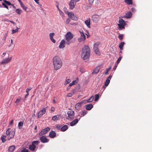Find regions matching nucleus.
Masks as SVG:
<instances>
[{
    "instance_id": "obj_1",
    "label": "nucleus",
    "mask_w": 152,
    "mask_h": 152,
    "mask_svg": "<svg viewBox=\"0 0 152 152\" xmlns=\"http://www.w3.org/2000/svg\"><path fill=\"white\" fill-rule=\"evenodd\" d=\"M90 54V50L89 47L87 45H85L82 49L81 56L83 59L87 61L89 58Z\"/></svg>"
},
{
    "instance_id": "obj_2",
    "label": "nucleus",
    "mask_w": 152,
    "mask_h": 152,
    "mask_svg": "<svg viewBox=\"0 0 152 152\" xmlns=\"http://www.w3.org/2000/svg\"><path fill=\"white\" fill-rule=\"evenodd\" d=\"M52 60L55 70H57L61 68L62 65V61L59 56H54Z\"/></svg>"
},
{
    "instance_id": "obj_3",
    "label": "nucleus",
    "mask_w": 152,
    "mask_h": 152,
    "mask_svg": "<svg viewBox=\"0 0 152 152\" xmlns=\"http://www.w3.org/2000/svg\"><path fill=\"white\" fill-rule=\"evenodd\" d=\"M39 142V141H34L32 142L31 144L29 145V148L30 150L32 152H35L36 151V146L38 145Z\"/></svg>"
},
{
    "instance_id": "obj_4",
    "label": "nucleus",
    "mask_w": 152,
    "mask_h": 152,
    "mask_svg": "<svg viewBox=\"0 0 152 152\" xmlns=\"http://www.w3.org/2000/svg\"><path fill=\"white\" fill-rule=\"evenodd\" d=\"M73 35L70 32H67L65 35L66 44L69 45L71 43L70 40L73 38Z\"/></svg>"
},
{
    "instance_id": "obj_5",
    "label": "nucleus",
    "mask_w": 152,
    "mask_h": 152,
    "mask_svg": "<svg viewBox=\"0 0 152 152\" xmlns=\"http://www.w3.org/2000/svg\"><path fill=\"white\" fill-rule=\"evenodd\" d=\"M12 129L11 128L8 129L6 131V134L7 135L9 136L8 139L9 140L13 138L15 134V131H12Z\"/></svg>"
},
{
    "instance_id": "obj_6",
    "label": "nucleus",
    "mask_w": 152,
    "mask_h": 152,
    "mask_svg": "<svg viewBox=\"0 0 152 152\" xmlns=\"http://www.w3.org/2000/svg\"><path fill=\"white\" fill-rule=\"evenodd\" d=\"M67 114L68 115V119L71 120L74 118L75 113L73 111L70 110L68 111L67 112Z\"/></svg>"
},
{
    "instance_id": "obj_7",
    "label": "nucleus",
    "mask_w": 152,
    "mask_h": 152,
    "mask_svg": "<svg viewBox=\"0 0 152 152\" xmlns=\"http://www.w3.org/2000/svg\"><path fill=\"white\" fill-rule=\"evenodd\" d=\"M81 37L78 38V40L79 42H81L83 41H85L86 39V36L83 32L79 31Z\"/></svg>"
},
{
    "instance_id": "obj_8",
    "label": "nucleus",
    "mask_w": 152,
    "mask_h": 152,
    "mask_svg": "<svg viewBox=\"0 0 152 152\" xmlns=\"http://www.w3.org/2000/svg\"><path fill=\"white\" fill-rule=\"evenodd\" d=\"M67 14L68 16L73 20H77L78 19L74 15V14L72 12H69L67 11Z\"/></svg>"
},
{
    "instance_id": "obj_9",
    "label": "nucleus",
    "mask_w": 152,
    "mask_h": 152,
    "mask_svg": "<svg viewBox=\"0 0 152 152\" xmlns=\"http://www.w3.org/2000/svg\"><path fill=\"white\" fill-rule=\"evenodd\" d=\"M50 130V129L49 127H47L45 129L42 130L39 133V136H42L47 133Z\"/></svg>"
},
{
    "instance_id": "obj_10",
    "label": "nucleus",
    "mask_w": 152,
    "mask_h": 152,
    "mask_svg": "<svg viewBox=\"0 0 152 152\" xmlns=\"http://www.w3.org/2000/svg\"><path fill=\"white\" fill-rule=\"evenodd\" d=\"M92 20L93 22L97 23L99 19V16L97 15H94L92 17Z\"/></svg>"
},
{
    "instance_id": "obj_11",
    "label": "nucleus",
    "mask_w": 152,
    "mask_h": 152,
    "mask_svg": "<svg viewBox=\"0 0 152 152\" xmlns=\"http://www.w3.org/2000/svg\"><path fill=\"white\" fill-rule=\"evenodd\" d=\"M39 139L41 142L43 143L48 142L49 141V140L44 136H42L40 137Z\"/></svg>"
},
{
    "instance_id": "obj_12",
    "label": "nucleus",
    "mask_w": 152,
    "mask_h": 152,
    "mask_svg": "<svg viewBox=\"0 0 152 152\" xmlns=\"http://www.w3.org/2000/svg\"><path fill=\"white\" fill-rule=\"evenodd\" d=\"M46 112V108H43L42 110H40L38 113V118L41 117Z\"/></svg>"
},
{
    "instance_id": "obj_13",
    "label": "nucleus",
    "mask_w": 152,
    "mask_h": 152,
    "mask_svg": "<svg viewBox=\"0 0 152 152\" xmlns=\"http://www.w3.org/2000/svg\"><path fill=\"white\" fill-rule=\"evenodd\" d=\"M12 60V57L4 59L0 63V64H5L9 62Z\"/></svg>"
},
{
    "instance_id": "obj_14",
    "label": "nucleus",
    "mask_w": 152,
    "mask_h": 152,
    "mask_svg": "<svg viewBox=\"0 0 152 152\" xmlns=\"http://www.w3.org/2000/svg\"><path fill=\"white\" fill-rule=\"evenodd\" d=\"M98 44H95L94 46V52L96 54L99 55L100 54V52L98 48Z\"/></svg>"
},
{
    "instance_id": "obj_15",
    "label": "nucleus",
    "mask_w": 152,
    "mask_h": 152,
    "mask_svg": "<svg viewBox=\"0 0 152 152\" xmlns=\"http://www.w3.org/2000/svg\"><path fill=\"white\" fill-rule=\"evenodd\" d=\"M65 40L64 39L62 40L60 44V45L59 46V48L60 49H63L65 47Z\"/></svg>"
},
{
    "instance_id": "obj_16",
    "label": "nucleus",
    "mask_w": 152,
    "mask_h": 152,
    "mask_svg": "<svg viewBox=\"0 0 152 152\" xmlns=\"http://www.w3.org/2000/svg\"><path fill=\"white\" fill-rule=\"evenodd\" d=\"M76 4L73 2L72 1L70 0L69 3V7L71 10L73 9L75 6Z\"/></svg>"
},
{
    "instance_id": "obj_17",
    "label": "nucleus",
    "mask_w": 152,
    "mask_h": 152,
    "mask_svg": "<svg viewBox=\"0 0 152 152\" xmlns=\"http://www.w3.org/2000/svg\"><path fill=\"white\" fill-rule=\"evenodd\" d=\"M56 135V133L55 131H51L49 134V137L51 138H54Z\"/></svg>"
},
{
    "instance_id": "obj_18",
    "label": "nucleus",
    "mask_w": 152,
    "mask_h": 152,
    "mask_svg": "<svg viewBox=\"0 0 152 152\" xmlns=\"http://www.w3.org/2000/svg\"><path fill=\"white\" fill-rule=\"evenodd\" d=\"M85 23L88 28H90L91 20L90 18L88 19L85 21Z\"/></svg>"
},
{
    "instance_id": "obj_19",
    "label": "nucleus",
    "mask_w": 152,
    "mask_h": 152,
    "mask_svg": "<svg viewBox=\"0 0 152 152\" xmlns=\"http://www.w3.org/2000/svg\"><path fill=\"white\" fill-rule=\"evenodd\" d=\"M132 16V14L130 11H129L126 13L125 15L124 16V17L127 18H131Z\"/></svg>"
},
{
    "instance_id": "obj_20",
    "label": "nucleus",
    "mask_w": 152,
    "mask_h": 152,
    "mask_svg": "<svg viewBox=\"0 0 152 152\" xmlns=\"http://www.w3.org/2000/svg\"><path fill=\"white\" fill-rule=\"evenodd\" d=\"M83 102H81L76 104L75 105V107L77 110H79Z\"/></svg>"
},
{
    "instance_id": "obj_21",
    "label": "nucleus",
    "mask_w": 152,
    "mask_h": 152,
    "mask_svg": "<svg viewBox=\"0 0 152 152\" xmlns=\"http://www.w3.org/2000/svg\"><path fill=\"white\" fill-rule=\"evenodd\" d=\"M86 109L87 110H90L93 107V105L92 104H88L85 106Z\"/></svg>"
},
{
    "instance_id": "obj_22",
    "label": "nucleus",
    "mask_w": 152,
    "mask_h": 152,
    "mask_svg": "<svg viewBox=\"0 0 152 152\" xmlns=\"http://www.w3.org/2000/svg\"><path fill=\"white\" fill-rule=\"evenodd\" d=\"M78 122V120L77 119H76L70 123V125L71 126H73L77 124Z\"/></svg>"
},
{
    "instance_id": "obj_23",
    "label": "nucleus",
    "mask_w": 152,
    "mask_h": 152,
    "mask_svg": "<svg viewBox=\"0 0 152 152\" xmlns=\"http://www.w3.org/2000/svg\"><path fill=\"white\" fill-rule=\"evenodd\" d=\"M60 115H57L55 116H53L52 117V119L54 121H57L60 119Z\"/></svg>"
},
{
    "instance_id": "obj_24",
    "label": "nucleus",
    "mask_w": 152,
    "mask_h": 152,
    "mask_svg": "<svg viewBox=\"0 0 152 152\" xmlns=\"http://www.w3.org/2000/svg\"><path fill=\"white\" fill-rule=\"evenodd\" d=\"M68 128V126L67 125H64L63 126H62L61 129V131L62 132H64L66 131Z\"/></svg>"
},
{
    "instance_id": "obj_25",
    "label": "nucleus",
    "mask_w": 152,
    "mask_h": 152,
    "mask_svg": "<svg viewBox=\"0 0 152 152\" xmlns=\"http://www.w3.org/2000/svg\"><path fill=\"white\" fill-rule=\"evenodd\" d=\"M119 24H118L124 25V26H125L126 25V23L125 22L124 20L122 19H120L119 20Z\"/></svg>"
},
{
    "instance_id": "obj_26",
    "label": "nucleus",
    "mask_w": 152,
    "mask_h": 152,
    "mask_svg": "<svg viewBox=\"0 0 152 152\" xmlns=\"http://www.w3.org/2000/svg\"><path fill=\"white\" fill-rule=\"evenodd\" d=\"M15 149V146L14 145H12L9 148V151L11 152H12Z\"/></svg>"
},
{
    "instance_id": "obj_27",
    "label": "nucleus",
    "mask_w": 152,
    "mask_h": 152,
    "mask_svg": "<svg viewBox=\"0 0 152 152\" xmlns=\"http://www.w3.org/2000/svg\"><path fill=\"white\" fill-rule=\"evenodd\" d=\"M99 67H96L94 70L92 74H97L99 72Z\"/></svg>"
},
{
    "instance_id": "obj_28",
    "label": "nucleus",
    "mask_w": 152,
    "mask_h": 152,
    "mask_svg": "<svg viewBox=\"0 0 152 152\" xmlns=\"http://www.w3.org/2000/svg\"><path fill=\"white\" fill-rule=\"evenodd\" d=\"M76 90V89L75 88H74L72 90L73 93H68V94H67V96L68 97H71L73 95V94L74 93V91H75Z\"/></svg>"
},
{
    "instance_id": "obj_29",
    "label": "nucleus",
    "mask_w": 152,
    "mask_h": 152,
    "mask_svg": "<svg viewBox=\"0 0 152 152\" xmlns=\"http://www.w3.org/2000/svg\"><path fill=\"white\" fill-rule=\"evenodd\" d=\"M23 125V123L22 121H20L18 124V127L19 129L22 128Z\"/></svg>"
},
{
    "instance_id": "obj_30",
    "label": "nucleus",
    "mask_w": 152,
    "mask_h": 152,
    "mask_svg": "<svg viewBox=\"0 0 152 152\" xmlns=\"http://www.w3.org/2000/svg\"><path fill=\"white\" fill-rule=\"evenodd\" d=\"M124 44V42H122L120 43L119 45V48L121 50L123 49V47Z\"/></svg>"
},
{
    "instance_id": "obj_31",
    "label": "nucleus",
    "mask_w": 152,
    "mask_h": 152,
    "mask_svg": "<svg viewBox=\"0 0 152 152\" xmlns=\"http://www.w3.org/2000/svg\"><path fill=\"white\" fill-rule=\"evenodd\" d=\"M125 2L128 4H132L133 3L132 0H125Z\"/></svg>"
},
{
    "instance_id": "obj_32",
    "label": "nucleus",
    "mask_w": 152,
    "mask_h": 152,
    "mask_svg": "<svg viewBox=\"0 0 152 152\" xmlns=\"http://www.w3.org/2000/svg\"><path fill=\"white\" fill-rule=\"evenodd\" d=\"M118 29L119 30H121L122 29L125 28L124 26H124V25H122L121 24H118Z\"/></svg>"
},
{
    "instance_id": "obj_33",
    "label": "nucleus",
    "mask_w": 152,
    "mask_h": 152,
    "mask_svg": "<svg viewBox=\"0 0 152 152\" xmlns=\"http://www.w3.org/2000/svg\"><path fill=\"white\" fill-rule=\"evenodd\" d=\"M110 82V80L107 79L104 82V85L106 86H107L109 84Z\"/></svg>"
},
{
    "instance_id": "obj_34",
    "label": "nucleus",
    "mask_w": 152,
    "mask_h": 152,
    "mask_svg": "<svg viewBox=\"0 0 152 152\" xmlns=\"http://www.w3.org/2000/svg\"><path fill=\"white\" fill-rule=\"evenodd\" d=\"M15 12L18 15H20L21 12H22V10L19 9H16L15 10Z\"/></svg>"
},
{
    "instance_id": "obj_35",
    "label": "nucleus",
    "mask_w": 152,
    "mask_h": 152,
    "mask_svg": "<svg viewBox=\"0 0 152 152\" xmlns=\"http://www.w3.org/2000/svg\"><path fill=\"white\" fill-rule=\"evenodd\" d=\"M94 96H91L87 100V102L88 103L92 102L94 100Z\"/></svg>"
},
{
    "instance_id": "obj_36",
    "label": "nucleus",
    "mask_w": 152,
    "mask_h": 152,
    "mask_svg": "<svg viewBox=\"0 0 152 152\" xmlns=\"http://www.w3.org/2000/svg\"><path fill=\"white\" fill-rule=\"evenodd\" d=\"M20 6L26 12L28 11H27V9H28V8L27 7L25 6L23 4H22V5H21Z\"/></svg>"
},
{
    "instance_id": "obj_37",
    "label": "nucleus",
    "mask_w": 152,
    "mask_h": 152,
    "mask_svg": "<svg viewBox=\"0 0 152 152\" xmlns=\"http://www.w3.org/2000/svg\"><path fill=\"white\" fill-rule=\"evenodd\" d=\"M62 125L60 124H57L56 126V128L58 130L60 129L61 130V129Z\"/></svg>"
},
{
    "instance_id": "obj_38",
    "label": "nucleus",
    "mask_w": 152,
    "mask_h": 152,
    "mask_svg": "<svg viewBox=\"0 0 152 152\" xmlns=\"http://www.w3.org/2000/svg\"><path fill=\"white\" fill-rule=\"evenodd\" d=\"M19 28H18V27H17L15 29H13L12 30V34H13L15 33H16L18 31V30L19 29Z\"/></svg>"
},
{
    "instance_id": "obj_39",
    "label": "nucleus",
    "mask_w": 152,
    "mask_h": 152,
    "mask_svg": "<svg viewBox=\"0 0 152 152\" xmlns=\"http://www.w3.org/2000/svg\"><path fill=\"white\" fill-rule=\"evenodd\" d=\"M111 68V66H110L106 69V72H105V74L107 75L108 73V72Z\"/></svg>"
},
{
    "instance_id": "obj_40",
    "label": "nucleus",
    "mask_w": 152,
    "mask_h": 152,
    "mask_svg": "<svg viewBox=\"0 0 152 152\" xmlns=\"http://www.w3.org/2000/svg\"><path fill=\"white\" fill-rule=\"evenodd\" d=\"M6 137V136H1V140H2V142L3 143L5 142L6 141V140L5 138Z\"/></svg>"
},
{
    "instance_id": "obj_41",
    "label": "nucleus",
    "mask_w": 152,
    "mask_h": 152,
    "mask_svg": "<svg viewBox=\"0 0 152 152\" xmlns=\"http://www.w3.org/2000/svg\"><path fill=\"white\" fill-rule=\"evenodd\" d=\"M3 1L8 5H12V4L9 1H8L6 0H4Z\"/></svg>"
},
{
    "instance_id": "obj_42",
    "label": "nucleus",
    "mask_w": 152,
    "mask_h": 152,
    "mask_svg": "<svg viewBox=\"0 0 152 152\" xmlns=\"http://www.w3.org/2000/svg\"><path fill=\"white\" fill-rule=\"evenodd\" d=\"M76 83V80H74L72 81V83H71L69 84V86H73V85L75 84Z\"/></svg>"
},
{
    "instance_id": "obj_43",
    "label": "nucleus",
    "mask_w": 152,
    "mask_h": 152,
    "mask_svg": "<svg viewBox=\"0 0 152 152\" xmlns=\"http://www.w3.org/2000/svg\"><path fill=\"white\" fill-rule=\"evenodd\" d=\"M95 99H94V101H96L98 100L99 98V94H96L95 95Z\"/></svg>"
},
{
    "instance_id": "obj_44",
    "label": "nucleus",
    "mask_w": 152,
    "mask_h": 152,
    "mask_svg": "<svg viewBox=\"0 0 152 152\" xmlns=\"http://www.w3.org/2000/svg\"><path fill=\"white\" fill-rule=\"evenodd\" d=\"M87 113V112L86 110H84L82 112L81 115H82L83 116L85 115Z\"/></svg>"
},
{
    "instance_id": "obj_45",
    "label": "nucleus",
    "mask_w": 152,
    "mask_h": 152,
    "mask_svg": "<svg viewBox=\"0 0 152 152\" xmlns=\"http://www.w3.org/2000/svg\"><path fill=\"white\" fill-rule=\"evenodd\" d=\"M2 5L4 6V7L6 8V9H8V6L6 5L7 4L5 3H2Z\"/></svg>"
},
{
    "instance_id": "obj_46",
    "label": "nucleus",
    "mask_w": 152,
    "mask_h": 152,
    "mask_svg": "<svg viewBox=\"0 0 152 152\" xmlns=\"http://www.w3.org/2000/svg\"><path fill=\"white\" fill-rule=\"evenodd\" d=\"M56 7L58 9V10L59 11V14L61 15H62V14H63V12L59 9L58 6H57Z\"/></svg>"
},
{
    "instance_id": "obj_47",
    "label": "nucleus",
    "mask_w": 152,
    "mask_h": 152,
    "mask_svg": "<svg viewBox=\"0 0 152 152\" xmlns=\"http://www.w3.org/2000/svg\"><path fill=\"white\" fill-rule=\"evenodd\" d=\"M55 35V34L54 33H52L50 34L49 36L50 37V39H51L52 38H53V37Z\"/></svg>"
},
{
    "instance_id": "obj_48",
    "label": "nucleus",
    "mask_w": 152,
    "mask_h": 152,
    "mask_svg": "<svg viewBox=\"0 0 152 152\" xmlns=\"http://www.w3.org/2000/svg\"><path fill=\"white\" fill-rule=\"evenodd\" d=\"M8 31H7L6 33H5V34H4V38H3V39H4V40H5V39H6V37H7L8 35Z\"/></svg>"
},
{
    "instance_id": "obj_49",
    "label": "nucleus",
    "mask_w": 152,
    "mask_h": 152,
    "mask_svg": "<svg viewBox=\"0 0 152 152\" xmlns=\"http://www.w3.org/2000/svg\"><path fill=\"white\" fill-rule=\"evenodd\" d=\"M70 82V80L69 79H67L66 80V81L65 83H64V84H65V85L69 83Z\"/></svg>"
},
{
    "instance_id": "obj_50",
    "label": "nucleus",
    "mask_w": 152,
    "mask_h": 152,
    "mask_svg": "<svg viewBox=\"0 0 152 152\" xmlns=\"http://www.w3.org/2000/svg\"><path fill=\"white\" fill-rule=\"evenodd\" d=\"M122 57H119L117 61V63H116L117 64H118L120 62V61Z\"/></svg>"
},
{
    "instance_id": "obj_51",
    "label": "nucleus",
    "mask_w": 152,
    "mask_h": 152,
    "mask_svg": "<svg viewBox=\"0 0 152 152\" xmlns=\"http://www.w3.org/2000/svg\"><path fill=\"white\" fill-rule=\"evenodd\" d=\"M21 98L20 97H19L18 98H17L16 100V101L15 102V103H18L19 102L20 100L21 99Z\"/></svg>"
},
{
    "instance_id": "obj_52",
    "label": "nucleus",
    "mask_w": 152,
    "mask_h": 152,
    "mask_svg": "<svg viewBox=\"0 0 152 152\" xmlns=\"http://www.w3.org/2000/svg\"><path fill=\"white\" fill-rule=\"evenodd\" d=\"M21 152H29L28 150L26 148H24L22 151Z\"/></svg>"
},
{
    "instance_id": "obj_53",
    "label": "nucleus",
    "mask_w": 152,
    "mask_h": 152,
    "mask_svg": "<svg viewBox=\"0 0 152 152\" xmlns=\"http://www.w3.org/2000/svg\"><path fill=\"white\" fill-rule=\"evenodd\" d=\"M118 37L119 38V39L120 40H121L123 39V34H121L119 35Z\"/></svg>"
},
{
    "instance_id": "obj_54",
    "label": "nucleus",
    "mask_w": 152,
    "mask_h": 152,
    "mask_svg": "<svg viewBox=\"0 0 152 152\" xmlns=\"http://www.w3.org/2000/svg\"><path fill=\"white\" fill-rule=\"evenodd\" d=\"M118 65V64H117L115 63L114 66L113 68V70H115L116 69V67Z\"/></svg>"
},
{
    "instance_id": "obj_55",
    "label": "nucleus",
    "mask_w": 152,
    "mask_h": 152,
    "mask_svg": "<svg viewBox=\"0 0 152 152\" xmlns=\"http://www.w3.org/2000/svg\"><path fill=\"white\" fill-rule=\"evenodd\" d=\"M31 89V88L30 87L28 88H27L26 89V92L27 93H28L29 91H30Z\"/></svg>"
},
{
    "instance_id": "obj_56",
    "label": "nucleus",
    "mask_w": 152,
    "mask_h": 152,
    "mask_svg": "<svg viewBox=\"0 0 152 152\" xmlns=\"http://www.w3.org/2000/svg\"><path fill=\"white\" fill-rule=\"evenodd\" d=\"M89 3L90 4H92L93 3L94 0H88Z\"/></svg>"
},
{
    "instance_id": "obj_57",
    "label": "nucleus",
    "mask_w": 152,
    "mask_h": 152,
    "mask_svg": "<svg viewBox=\"0 0 152 152\" xmlns=\"http://www.w3.org/2000/svg\"><path fill=\"white\" fill-rule=\"evenodd\" d=\"M70 21V19L69 18H67L66 21V24H68Z\"/></svg>"
},
{
    "instance_id": "obj_58",
    "label": "nucleus",
    "mask_w": 152,
    "mask_h": 152,
    "mask_svg": "<svg viewBox=\"0 0 152 152\" xmlns=\"http://www.w3.org/2000/svg\"><path fill=\"white\" fill-rule=\"evenodd\" d=\"M51 41L53 42V43H55L56 41L55 39H54L53 38L50 39Z\"/></svg>"
},
{
    "instance_id": "obj_59",
    "label": "nucleus",
    "mask_w": 152,
    "mask_h": 152,
    "mask_svg": "<svg viewBox=\"0 0 152 152\" xmlns=\"http://www.w3.org/2000/svg\"><path fill=\"white\" fill-rule=\"evenodd\" d=\"M71 0L75 4L76 2H77L80 1V0Z\"/></svg>"
},
{
    "instance_id": "obj_60",
    "label": "nucleus",
    "mask_w": 152,
    "mask_h": 152,
    "mask_svg": "<svg viewBox=\"0 0 152 152\" xmlns=\"http://www.w3.org/2000/svg\"><path fill=\"white\" fill-rule=\"evenodd\" d=\"M13 119H12V120L10 121V123H9V125H12V124H13Z\"/></svg>"
},
{
    "instance_id": "obj_61",
    "label": "nucleus",
    "mask_w": 152,
    "mask_h": 152,
    "mask_svg": "<svg viewBox=\"0 0 152 152\" xmlns=\"http://www.w3.org/2000/svg\"><path fill=\"white\" fill-rule=\"evenodd\" d=\"M10 22L13 24L14 25H15V23L12 21L10 20Z\"/></svg>"
},
{
    "instance_id": "obj_62",
    "label": "nucleus",
    "mask_w": 152,
    "mask_h": 152,
    "mask_svg": "<svg viewBox=\"0 0 152 152\" xmlns=\"http://www.w3.org/2000/svg\"><path fill=\"white\" fill-rule=\"evenodd\" d=\"M18 1L19 2L20 5H22V4H23V3L20 0H18Z\"/></svg>"
},
{
    "instance_id": "obj_63",
    "label": "nucleus",
    "mask_w": 152,
    "mask_h": 152,
    "mask_svg": "<svg viewBox=\"0 0 152 152\" xmlns=\"http://www.w3.org/2000/svg\"><path fill=\"white\" fill-rule=\"evenodd\" d=\"M39 0H34V1H35V2L37 3V4H39Z\"/></svg>"
},
{
    "instance_id": "obj_64",
    "label": "nucleus",
    "mask_w": 152,
    "mask_h": 152,
    "mask_svg": "<svg viewBox=\"0 0 152 152\" xmlns=\"http://www.w3.org/2000/svg\"><path fill=\"white\" fill-rule=\"evenodd\" d=\"M112 75H110L109 77L107 78V79H111V78H112Z\"/></svg>"
}]
</instances>
